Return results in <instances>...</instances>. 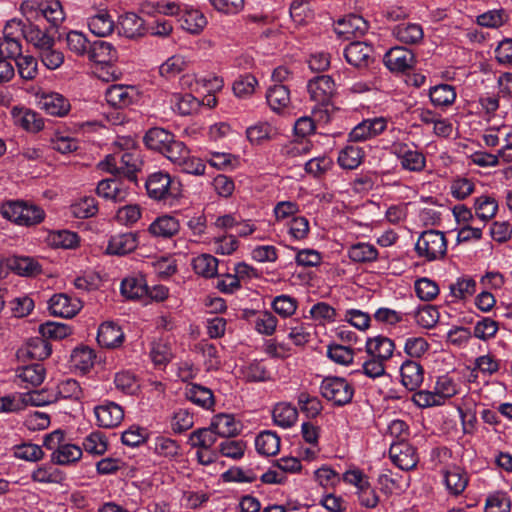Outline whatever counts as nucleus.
Instances as JSON below:
<instances>
[{
    "label": "nucleus",
    "mask_w": 512,
    "mask_h": 512,
    "mask_svg": "<svg viewBox=\"0 0 512 512\" xmlns=\"http://www.w3.org/2000/svg\"><path fill=\"white\" fill-rule=\"evenodd\" d=\"M383 62L390 71L405 72L414 66L415 56L411 50L396 46L385 53Z\"/></svg>",
    "instance_id": "obj_13"
},
{
    "label": "nucleus",
    "mask_w": 512,
    "mask_h": 512,
    "mask_svg": "<svg viewBox=\"0 0 512 512\" xmlns=\"http://www.w3.org/2000/svg\"><path fill=\"white\" fill-rule=\"evenodd\" d=\"M71 212L80 219L92 217L98 212L97 201L94 197H83L71 206Z\"/></svg>",
    "instance_id": "obj_63"
},
{
    "label": "nucleus",
    "mask_w": 512,
    "mask_h": 512,
    "mask_svg": "<svg viewBox=\"0 0 512 512\" xmlns=\"http://www.w3.org/2000/svg\"><path fill=\"white\" fill-rule=\"evenodd\" d=\"M139 244L138 234L134 232L120 233L111 236L106 252L110 255H126L133 252Z\"/></svg>",
    "instance_id": "obj_17"
},
{
    "label": "nucleus",
    "mask_w": 512,
    "mask_h": 512,
    "mask_svg": "<svg viewBox=\"0 0 512 512\" xmlns=\"http://www.w3.org/2000/svg\"><path fill=\"white\" fill-rule=\"evenodd\" d=\"M326 355L334 363L343 366H348L354 359L353 349L340 344L328 345Z\"/></svg>",
    "instance_id": "obj_58"
},
{
    "label": "nucleus",
    "mask_w": 512,
    "mask_h": 512,
    "mask_svg": "<svg viewBox=\"0 0 512 512\" xmlns=\"http://www.w3.org/2000/svg\"><path fill=\"white\" fill-rule=\"evenodd\" d=\"M15 121L29 132H38L44 128L43 118L35 111L28 109L14 110Z\"/></svg>",
    "instance_id": "obj_42"
},
{
    "label": "nucleus",
    "mask_w": 512,
    "mask_h": 512,
    "mask_svg": "<svg viewBox=\"0 0 512 512\" xmlns=\"http://www.w3.org/2000/svg\"><path fill=\"white\" fill-rule=\"evenodd\" d=\"M271 307L279 316L288 318L296 312L298 301L292 296L282 294L273 299Z\"/></svg>",
    "instance_id": "obj_56"
},
{
    "label": "nucleus",
    "mask_w": 512,
    "mask_h": 512,
    "mask_svg": "<svg viewBox=\"0 0 512 512\" xmlns=\"http://www.w3.org/2000/svg\"><path fill=\"white\" fill-rule=\"evenodd\" d=\"M394 349V342L382 335L368 338L365 344L368 357H374L383 362H387L393 356Z\"/></svg>",
    "instance_id": "obj_20"
},
{
    "label": "nucleus",
    "mask_w": 512,
    "mask_h": 512,
    "mask_svg": "<svg viewBox=\"0 0 512 512\" xmlns=\"http://www.w3.org/2000/svg\"><path fill=\"white\" fill-rule=\"evenodd\" d=\"M307 90L311 100L319 105L326 106L330 104L336 93V85L331 76L320 75L309 80Z\"/></svg>",
    "instance_id": "obj_8"
},
{
    "label": "nucleus",
    "mask_w": 512,
    "mask_h": 512,
    "mask_svg": "<svg viewBox=\"0 0 512 512\" xmlns=\"http://www.w3.org/2000/svg\"><path fill=\"white\" fill-rule=\"evenodd\" d=\"M136 90L133 86L115 84L107 88L105 99L115 108H125L131 105L135 99Z\"/></svg>",
    "instance_id": "obj_22"
},
{
    "label": "nucleus",
    "mask_w": 512,
    "mask_h": 512,
    "mask_svg": "<svg viewBox=\"0 0 512 512\" xmlns=\"http://www.w3.org/2000/svg\"><path fill=\"white\" fill-rule=\"evenodd\" d=\"M219 437V434L215 432V429L211 425L209 428H203L193 432L189 440L192 448L205 449L211 448Z\"/></svg>",
    "instance_id": "obj_52"
},
{
    "label": "nucleus",
    "mask_w": 512,
    "mask_h": 512,
    "mask_svg": "<svg viewBox=\"0 0 512 512\" xmlns=\"http://www.w3.org/2000/svg\"><path fill=\"white\" fill-rule=\"evenodd\" d=\"M17 377L22 382L38 386L45 378V369L41 364L28 365L17 371Z\"/></svg>",
    "instance_id": "obj_59"
},
{
    "label": "nucleus",
    "mask_w": 512,
    "mask_h": 512,
    "mask_svg": "<svg viewBox=\"0 0 512 512\" xmlns=\"http://www.w3.org/2000/svg\"><path fill=\"white\" fill-rule=\"evenodd\" d=\"M57 401L59 399L78 400L81 397L82 390L79 383L75 379H66L58 383L54 391Z\"/></svg>",
    "instance_id": "obj_61"
},
{
    "label": "nucleus",
    "mask_w": 512,
    "mask_h": 512,
    "mask_svg": "<svg viewBox=\"0 0 512 512\" xmlns=\"http://www.w3.org/2000/svg\"><path fill=\"white\" fill-rule=\"evenodd\" d=\"M94 360V351L89 347L75 348L71 354L73 366L82 372H87L93 366Z\"/></svg>",
    "instance_id": "obj_57"
},
{
    "label": "nucleus",
    "mask_w": 512,
    "mask_h": 512,
    "mask_svg": "<svg viewBox=\"0 0 512 512\" xmlns=\"http://www.w3.org/2000/svg\"><path fill=\"white\" fill-rule=\"evenodd\" d=\"M120 290L125 298L131 300L142 299L148 295V285L145 278L140 274L124 278Z\"/></svg>",
    "instance_id": "obj_26"
},
{
    "label": "nucleus",
    "mask_w": 512,
    "mask_h": 512,
    "mask_svg": "<svg viewBox=\"0 0 512 512\" xmlns=\"http://www.w3.org/2000/svg\"><path fill=\"white\" fill-rule=\"evenodd\" d=\"M65 41L70 52L79 57L86 56L90 41L84 33L71 30L66 34Z\"/></svg>",
    "instance_id": "obj_50"
},
{
    "label": "nucleus",
    "mask_w": 512,
    "mask_h": 512,
    "mask_svg": "<svg viewBox=\"0 0 512 512\" xmlns=\"http://www.w3.org/2000/svg\"><path fill=\"white\" fill-rule=\"evenodd\" d=\"M145 186L149 197L157 201L176 198L181 191L180 183L161 171L149 175Z\"/></svg>",
    "instance_id": "obj_5"
},
{
    "label": "nucleus",
    "mask_w": 512,
    "mask_h": 512,
    "mask_svg": "<svg viewBox=\"0 0 512 512\" xmlns=\"http://www.w3.org/2000/svg\"><path fill=\"white\" fill-rule=\"evenodd\" d=\"M170 104L173 111L183 116L192 114L200 106L199 100L190 93L173 94L170 98Z\"/></svg>",
    "instance_id": "obj_39"
},
{
    "label": "nucleus",
    "mask_w": 512,
    "mask_h": 512,
    "mask_svg": "<svg viewBox=\"0 0 512 512\" xmlns=\"http://www.w3.org/2000/svg\"><path fill=\"white\" fill-rule=\"evenodd\" d=\"M8 270L13 271L17 275L31 277L41 271V266L32 257L29 256H12L7 258Z\"/></svg>",
    "instance_id": "obj_29"
},
{
    "label": "nucleus",
    "mask_w": 512,
    "mask_h": 512,
    "mask_svg": "<svg viewBox=\"0 0 512 512\" xmlns=\"http://www.w3.org/2000/svg\"><path fill=\"white\" fill-rule=\"evenodd\" d=\"M175 140V136L168 130L161 127L150 128L144 135L143 141L146 147L163 154L170 144Z\"/></svg>",
    "instance_id": "obj_23"
},
{
    "label": "nucleus",
    "mask_w": 512,
    "mask_h": 512,
    "mask_svg": "<svg viewBox=\"0 0 512 512\" xmlns=\"http://www.w3.org/2000/svg\"><path fill=\"white\" fill-rule=\"evenodd\" d=\"M348 256L353 262H373L378 257V250L373 244L358 242L350 246Z\"/></svg>",
    "instance_id": "obj_44"
},
{
    "label": "nucleus",
    "mask_w": 512,
    "mask_h": 512,
    "mask_svg": "<svg viewBox=\"0 0 512 512\" xmlns=\"http://www.w3.org/2000/svg\"><path fill=\"white\" fill-rule=\"evenodd\" d=\"M94 414L97 425L104 428L116 427L124 418L123 408L119 404L108 400L96 406Z\"/></svg>",
    "instance_id": "obj_11"
},
{
    "label": "nucleus",
    "mask_w": 512,
    "mask_h": 512,
    "mask_svg": "<svg viewBox=\"0 0 512 512\" xmlns=\"http://www.w3.org/2000/svg\"><path fill=\"white\" fill-rule=\"evenodd\" d=\"M37 11L57 28L65 19V13L59 0H45L38 4Z\"/></svg>",
    "instance_id": "obj_35"
},
{
    "label": "nucleus",
    "mask_w": 512,
    "mask_h": 512,
    "mask_svg": "<svg viewBox=\"0 0 512 512\" xmlns=\"http://www.w3.org/2000/svg\"><path fill=\"white\" fill-rule=\"evenodd\" d=\"M401 383L410 390L416 391L424 380V369L415 360H405L400 367Z\"/></svg>",
    "instance_id": "obj_18"
},
{
    "label": "nucleus",
    "mask_w": 512,
    "mask_h": 512,
    "mask_svg": "<svg viewBox=\"0 0 512 512\" xmlns=\"http://www.w3.org/2000/svg\"><path fill=\"white\" fill-rule=\"evenodd\" d=\"M39 106L47 114L57 117L67 115L71 109L69 100L57 92L42 94L39 98Z\"/></svg>",
    "instance_id": "obj_16"
},
{
    "label": "nucleus",
    "mask_w": 512,
    "mask_h": 512,
    "mask_svg": "<svg viewBox=\"0 0 512 512\" xmlns=\"http://www.w3.org/2000/svg\"><path fill=\"white\" fill-rule=\"evenodd\" d=\"M474 207L476 216L483 221H487L496 215L498 203L495 198L482 195L475 199Z\"/></svg>",
    "instance_id": "obj_53"
},
{
    "label": "nucleus",
    "mask_w": 512,
    "mask_h": 512,
    "mask_svg": "<svg viewBox=\"0 0 512 512\" xmlns=\"http://www.w3.org/2000/svg\"><path fill=\"white\" fill-rule=\"evenodd\" d=\"M434 389L444 405L447 400L460 393L461 386L451 376L444 374L437 377Z\"/></svg>",
    "instance_id": "obj_43"
},
{
    "label": "nucleus",
    "mask_w": 512,
    "mask_h": 512,
    "mask_svg": "<svg viewBox=\"0 0 512 512\" xmlns=\"http://www.w3.org/2000/svg\"><path fill=\"white\" fill-rule=\"evenodd\" d=\"M321 395L335 406H344L352 401L354 387L342 377H325L320 385Z\"/></svg>",
    "instance_id": "obj_4"
},
{
    "label": "nucleus",
    "mask_w": 512,
    "mask_h": 512,
    "mask_svg": "<svg viewBox=\"0 0 512 512\" xmlns=\"http://www.w3.org/2000/svg\"><path fill=\"white\" fill-rule=\"evenodd\" d=\"M211 425L215 429V432L224 439L218 444V448H240L235 441L227 439L237 432V423L232 415L218 414L214 416Z\"/></svg>",
    "instance_id": "obj_14"
},
{
    "label": "nucleus",
    "mask_w": 512,
    "mask_h": 512,
    "mask_svg": "<svg viewBox=\"0 0 512 512\" xmlns=\"http://www.w3.org/2000/svg\"><path fill=\"white\" fill-rule=\"evenodd\" d=\"M476 286V281L472 277L462 276L450 285V293L456 300H465L475 294Z\"/></svg>",
    "instance_id": "obj_48"
},
{
    "label": "nucleus",
    "mask_w": 512,
    "mask_h": 512,
    "mask_svg": "<svg viewBox=\"0 0 512 512\" xmlns=\"http://www.w3.org/2000/svg\"><path fill=\"white\" fill-rule=\"evenodd\" d=\"M150 357L155 365H167L173 358V351L167 340L154 341L150 349Z\"/></svg>",
    "instance_id": "obj_51"
},
{
    "label": "nucleus",
    "mask_w": 512,
    "mask_h": 512,
    "mask_svg": "<svg viewBox=\"0 0 512 512\" xmlns=\"http://www.w3.org/2000/svg\"><path fill=\"white\" fill-rule=\"evenodd\" d=\"M254 315L255 330L263 335L271 336L278 324V319L269 311L252 312Z\"/></svg>",
    "instance_id": "obj_49"
},
{
    "label": "nucleus",
    "mask_w": 512,
    "mask_h": 512,
    "mask_svg": "<svg viewBox=\"0 0 512 512\" xmlns=\"http://www.w3.org/2000/svg\"><path fill=\"white\" fill-rule=\"evenodd\" d=\"M185 396L188 400L204 409L208 410L214 406L213 392L207 387L192 384L187 387Z\"/></svg>",
    "instance_id": "obj_40"
},
{
    "label": "nucleus",
    "mask_w": 512,
    "mask_h": 512,
    "mask_svg": "<svg viewBox=\"0 0 512 512\" xmlns=\"http://www.w3.org/2000/svg\"><path fill=\"white\" fill-rule=\"evenodd\" d=\"M88 27L94 35L98 37H106L113 32L115 22L107 10H100L89 17Z\"/></svg>",
    "instance_id": "obj_32"
},
{
    "label": "nucleus",
    "mask_w": 512,
    "mask_h": 512,
    "mask_svg": "<svg viewBox=\"0 0 512 512\" xmlns=\"http://www.w3.org/2000/svg\"><path fill=\"white\" fill-rule=\"evenodd\" d=\"M393 35L405 44H417L424 36L423 29L417 23H400L393 28Z\"/></svg>",
    "instance_id": "obj_36"
},
{
    "label": "nucleus",
    "mask_w": 512,
    "mask_h": 512,
    "mask_svg": "<svg viewBox=\"0 0 512 512\" xmlns=\"http://www.w3.org/2000/svg\"><path fill=\"white\" fill-rule=\"evenodd\" d=\"M499 330V324L497 321L484 317L476 324L473 328V336L477 339L487 341L494 338Z\"/></svg>",
    "instance_id": "obj_60"
},
{
    "label": "nucleus",
    "mask_w": 512,
    "mask_h": 512,
    "mask_svg": "<svg viewBox=\"0 0 512 512\" xmlns=\"http://www.w3.org/2000/svg\"><path fill=\"white\" fill-rule=\"evenodd\" d=\"M510 497L504 493L497 491L490 494L485 502V512H510Z\"/></svg>",
    "instance_id": "obj_62"
},
{
    "label": "nucleus",
    "mask_w": 512,
    "mask_h": 512,
    "mask_svg": "<svg viewBox=\"0 0 512 512\" xmlns=\"http://www.w3.org/2000/svg\"><path fill=\"white\" fill-rule=\"evenodd\" d=\"M39 333L48 340H61L72 333L71 327L58 322H46L39 326Z\"/></svg>",
    "instance_id": "obj_55"
},
{
    "label": "nucleus",
    "mask_w": 512,
    "mask_h": 512,
    "mask_svg": "<svg viewBox=\"0 0 512 512\" xmlns=\"http://www.w3.org/2000/svg\"><path fill=\"white\" fill-rule=\"evenodd\" d=\"M181 27L191 34H199L207 25L205 15L198 9L186 10L180 18Z\"/></svg>",
    "instance_id": "obj_41"
},
{
    "label": "nucleus",
    "mask_w": 512,
    "mask_h": 512,
    "mask_svg": "<svg viewBox=\"0 0 512 512\" xmlns=\"http://www.w3.org/2000/svg\"><path fill=\"white\" fill-rule=\"evenodd\" d=\"M364 151L356 145H347L339 151L338 164L341 168L347 170L356 169L364 159Z\"/></svg>",
    "instance_id": "obj_37"
},
{
    "label": "nucleus",
    "mask_w": 512,
    "mask_h": 512,
    "mask_svg": "<svg viewBox=\"0 0 512 512\" xmlns=\"http://www.w3.org/2000/svg\"><path fill=\"white\" fill-rule=\"evenodd\" d=\"M79 298H72L64 293L54 294L48 302V308L52 315L62 318H72L82 309Z\"/></svg>",
    "instance_id": "obj_10"
},
{
    "label": "nucleus",
    "mask_w": 512,
    "mask_h": 512,
    "mask_svg": "<svg viewBox=\"0 0 512 512\" xmlns=\"http://www.w3.org/2000/svg\"><path fill=\"white\" fill-rule=\"evenodd\" d=\"M429 97L435 107L444 108L455 102L456 91L452 85L440 84L430 88Z\"/></svg>",
    "instance_id": "obj_38"
},
{
    "label": "nucleus",
    "mask_w": 512,
    "mask_h": 512,
    "mask_svg": "<svg viewBox=\"0 0 512 512\" xmlns=\"http://www.w3.org/2000/svg\"><path fill=\"white\" fill-rule=\"evenodd\" d=\"M414 249L417 256L427 262L439 261L447 254V239L441 231L425 230L419 235Z\"/></svg>",
    "instance_id": "obj_3"
},
{
    "label": "nucleus",
    "mask_w": 512,
    "mask_h": 512,
    "mask_svg": "<svg viewBox=\"0 0 512 512\" xmlns=\"http://www.w3.org/2000/svg\"><path fill=\"white\" fill-rule=\"evenodd\" d=\"M373 48L369 44L361 41H353L344 50L346 61L355 67H367L371 61Z\"/></svg>",
    "instance_id": "obj_19"
},
{
    "label": "nucleus",
    "mask_w": 512,
    "mask_h": 512,
    "mask_svg": "<svg viewBox=\"0 0 512 512\" xmlns=\"http://www.w3.org/2000/svg\"><path fill=\"white\" fill-rule=\"evenodd\" d=\"M124 339L125 335L121 327L113 321L104 322L98 328L97 342L101 347L108 349L120 347Z\"/></svg>",
    "instance_id": "obj_15"
},
{
    "label": "nucleus",
    "mask_w": 512,
    "mask_h": 512,
    "mask_svg": "<svg viewBox=\"0 0 512 512\" xmlns=\"http://www.w3.org/2000/svg\"><path fill=\"white\" fill-rule=\"evenodd\" d=\"M392 463L401 470H411L417 466L419 456L416 450H389Z\"/></svg>",
    "instance_id": "obj_47"
},
{
    "label": "nucleus",
    "mask_w": 512,
    "mask_h": 512,
    "mask_svg": "<svg viewBox=\"0 0 512 512\" xmlns=\"http://www.w3.org/2000/svg\"><path fill=\"white\" fill-rule=\"evenodd\" d=\"M86 56L95 63L107 64L117 58V51L111 43L96 40L89 44Z\"/></svg>",
    "instance_id": "obj_28"
},
{
    "label": "nucleus",
    "mask_w": 512,
    "mask_h": 512,
    "mask_svg": "<svg viewBox=\"0 0 512 512\" xmlns=\"http://www.w3.org/2000/svg\"><path fill=\"white\" fill-rule=\"evenodd\" d=\"M273 133V127L267 122H259L246 130V136L252 144H261L263 141L271 139Z\"/></svg>",
    "instance_id": "obj_64"
},
{
    "label": "nucleus",
    "mask_w": 512,
    "mask_h": 512,
    "mask_svg": "<svg viewBox=\"0 0 512 512\" xmlns=\"http://www.w3.org/2000/svg\"><path fill=\"white\" fill-rule=\"evenodd\" d=\"M189 61L182 55H173L169 57L159 67V74L166 78L172 79L188 68Z\"/></svg>",
    "instance_id": "obj_45"
},
{
    "label": "nucleus",
    "mask_w": 512,
    "mask_h": 512,
    "mask_svg": "<svg viewBox=\"0 0 512 512\" xmlns=\"http://www.w3.org/2000/svg\"><path fill=\"white\" fill-rule=\"evenodd\" d=\"M141 160L136 149L114 151L99 163L100 169L115 175H123L130 181L136 180V173L140 170Z\"/></svg>",
    "instance_id": "obj_1"
},
{
    "label": "nucleus",
    "mask_w": 512,
    "mask_h": 512,
    "mask_svg": "<svg viewBox=\"0 0 512 512\" xmlns=\"http://www.w3.org/2000/svg\"><path fill=\"white\" fill-rule=\"evenodd\" d=\"M272 418L275 425L290 428L298 419V410L289 402H279L273 407Z\"/></svg>",
    "instance_id": "obj_31"
},
{
    "label": "nucleus",
    "mask_w": 512,
    "mask_h": 512,
    "mask_svg": "<svg viewBox=\"0 0 512 512\" xmlns=\"http://www.w3.org/2000/svg\"><path fill=\"white\" fill-rule=\"evenodd\" d=\"M179 230V220L171 215L157 217L148 227V231L152 236L163 239L172 238Z\"/></svg>",
    "instance_id": "obj_24"
},
{
    "label": "nucleus",
    "mask_w": 512,
    "mask_h": 512,
    "mask_svg": "<svg viewBox=\"0 0 512 512\" xmlns=\"http://www.w3.org/2000/svg\"><path fill=\"white\" fill-rule=\"evenodd\" d=\"M266 100L274 112H283L291 103L290 91L285 85L274 84L267 90Z\"/></svg>",
    "instance_id": "obj_30"
},
{
    "label": "nucleus",
    "mask_w": 512,
    "mask_h": 512,
    "mask_svg": "<svg viewBox=\"0 0 512 512\" xmlns=\"http://www.w3.org/2000/svg\"><path fill=\"white\" fill-rule=\"evenodd\" d=\"M117 30L119 35L126 38H138L145 34V22L136 13L128 12L119 17Z\"/></svg>",
    "instance_id": "obj_21"
},
{
    "label": "nucleus",
    "mask_w": 512,
    "mask_h": 512,
    "mask_svg": "<svg viewBox=\"0 0 512 512\" xmlns=\"http://www.w3.org/2000/svg\"><path fill=\"white\" fill-rule=\"evenodd\" d=\"M51 352V345L42 336L29 339L26 345L20 349L23 356L33 360H44L51 355Z\"/></svg>",
    "instance_id": "obj_34"
},
{
    "label": "nucleus",
    "mask_w": 512,
    "mask_h": 512,
    "mask_svg": "<svg viewBox=\"0 0 512 512\" xmlns=\"http://www.w3.org/2000/svg\"><path fill=\"white\" fill-rule=\"evenodd\" d=\"M96 192L98 196L115 203L124 202L129 195L128 189L114 179L101 180L97 185Z\"/></svg>",
    "instance_id": "obj_27"
},
{
    "label": "nucleus",
    "mask_w": 512,
    "mask_h": 512,
    "mask_svg": "<svg viewBox=\"0 0 512 512\" xmlns=\"http://www.w3.org/2000/svg\"><path fill=\"white\" fill-rule=\"evenodd\" d=\"M4 218L19 226H34L45 218V211L38 205L23 200L9 201L1 206Z\"/></svg>",
    "instance_id": "obj_2"
},
{
    "label": "nucleus",
    "mask_w": 512,
    "mask_h": 512,
    "mask_svg": "<svg viewBox=\"0 0 512 512\" xmlns=\"http://www.w3.org/2000/svg\"><path fill=\"white\" fill-rule=\"evenodd\" d=\"M242 375L248 382H265L271 378L266 366L258 360H254L243 367Z\"/></svg>",
    "instance_id": "obj_54"
},
{
    "label": "nucleus",
    "mask_w": 512,
    "mask_h": 512,
    "mask_svg": "<svg viewBox=\"0 0 512 512\" xmlns=\"http://www.w3.org/2000/svg\"><path fill=\"white\" fill-rule=\"evenodd\" d=\"M152 439L155 440L154 448H170L175 445L174 441L150 432L147 428L132 425L122 433L121 440L126 446H139L144 443H149Z\"/></svg>",
    "instance_id": "obj_6"
},
{
    "label": "nucleus",
    "mask_w": 512,
    "mask_h": 512,
    "mask_svg": "<svg viewBox=\"0 0 512 512\" xmlns=\"http://www.w3.org/2000/svg\"><path fill=\"white\" fill-rule=\"evenodd\" d=\"M196 274L205 278H212L217 275L218 259L211 254H201L192 261Z\"/></svg>",
    "instance_id": "obj_46"
},
{
    "label": "nucleus",
    "mask_w": 512,
    "mask_h": 512,
    "mask_svg": "<svg viewBox=\"0 0 512 512\" xmlns=\"http://www.w3.org/2000/svg\"><path fill=\"white\" fill-rule=\"evenodd\" d=\"M446 489L451 495H460L468 484L466 473L459 467H453L443 471Z\"/></svg>",
    "instance_id": "obj_33"
},
{
    "label": "nucleus",
    "mask_w": 512,
    "mask_h": 512,
    "mask_svg": "<svg viewBox=\"0 0 512 512\" xmlns=\"http://www.w3.org/2000/svg\"><path fill=\"white\" fill-rule=\"evenodd\" d=\"M24 39L35 48L37 53L55 45L54 36L50 35L47 29H41L30 22L24 30Z\"/></svg>",
    "instance_id": "obj_25"
},
{
    "label": "nucleus",
    "mask_w": 512,
    "mask_h": 512,
    "mask_svg": "<svg viewBox=\"0 0 512 512\" xmlns=\"http://www.w3.org/2000/svg\"><path fill=\"white\" fill-rule=\"evenodd\" d=\"M367 30V21L363 17L355 14H350L339 19L334 26L335 33L345 40L360 37L364 35Z\"/></svg>",
    "instance_id": "obj_12"
},
{
    "label": "nucleus",
    "mask_w": 512,
    "mask_h": 512,
    "mask_svg": "<svg viewBox=\"0 0 512 512\" xmlns=\"http://www.w3.org/2000/svg\"><path fill=\"white\" fill-rule=\"evenodd\" d=\"M391 153L400 161L402 169L410 172H421L426 167V157L418 149L410 145L397 142L391 146Z\"/></svg>",
    "instance_id": "obj_7"
},
{
    "label": "nucleus",
    "mask_w": 512,
    "mask_h": 512,
    "mask_svg": "<svg viewBox=\"0 0 512 512\" xmlns=\"http://www.w3.org/2000/svg\"><path fill=\"white\" fill-rule=\"evenodd\" d=\"M387 124V119L382 116L364 119L350 131L348 140L363 142L373 139L386 130Z\"/></svg>",
    "instance_id": "obj_9"
}]
</instances>
